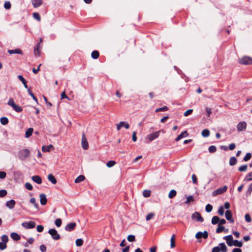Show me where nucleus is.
I'll use <instances>...</instances> for the list:
<instances>
[{"mask_svg":"<svg viewBox=\"0 0 252 252\" xmlns=\"http://www.w3.org/2000/svg\"><path fill=\"white\" fill-rule=\"evenodd\" d=\"M227 248L224 243H221L219 244L218 246L214 247L212 251V252H227Z\"/></svg>","mask_w":252,"mask_h":252,"instance_id":"nucleus-1","label":"nucleus"},{"mask_svg":"<svg viewBox=\"0 0 252 252\" xmlns=\"http://www.w3.org/2000/svg\"><path fill=\"white\" fill-rule=\"evenodd\" d=\"M239 63L243 65H250L252 64V58L248 56H244L239 60Z\"/></svg>","mask_w":252,"mask_h":252,"instance_id":"nucleus-2","label":"nucleus"},{"mask_svg":"<svg viewBox=\"0 0 252 252\" xmlns=\"http://www.w3.org/2000/svg\"><path fill=\"white\" fill-rule=\"evenodd\" d=\"M30 155V151L28 149H23L18 152V157L21 160H25Z\"/></svg>","mask_w":252,"mask_h":252,"instance_id":"nucleus-3","label":"nucleus"},{"mask_svg":"<svg viewBox=\"0 0 252 252\" xmlns=\"http://www.w3.org/2000/svg\"><path fill=\"white\" fill-rule=\"evenodd\" d=\"M227 190V187L226 186H224L214 191L212 193V195L214 196L219 194H222L226 192Z\"/></svg>","mask_w":252,"mask_h":252,"instance_id":"nucleus-4","label":"nucleus"},{"mask_svg":"<svg viewBox=\"0 0 252 252\" xmlns=\"http://www.w3.org/2000/svg\"><path fill=\"white\" fill-rule=\"evenodd\" d=\"M48 233L52 236V237L54 240H58L61 238L60 234L55 229H49Z\"/></svg>","mask_w":252,"mask_h":252,"instance_id":"nucleus-5","label":"nucleus"},{"mask_svg":"<svg viewBox=\"0 0 252 252\" xmlns=\"http://www.w3.org/2000/svg\"><path fill=\"white\" fill-rule=\"evenodd\" d=\"M22 225L26 229H32L35 227V222L33 221L24 222L22 223Z\"/></svg>","mask_w":252,"mask_h":252,"instance_id":"nucleus-6","label":"nucleus"},{"mask_svg":"<svg viewBox=\"0 0 252 252\" xmlns=\"http://www.w3.org/2000/svg\"><path fill=\"white\" fill-rule=\"evenodd\" d=\"M81 145L82 148L84 150H87L89 148V144L84 133L82 134Z\"/></svg>","mask_w":252,"mask_h":252,"instance_id":"nucleus-7","label":"nucleus"},{"mask_svg":"<svg viewBox=\"0 0 252 252\" xmlns=\"http://www.w3.org/2000/svg\"><path fill=\"white\" fill-rule=\"evenodd\" d=\"M159 131H156L153 133H152L150 134H148L147 136V138L150 141H152L154 140V139H156L159 136Z\"/></svg>","mask_w":252,"mask_h":252,"instance_id":"nucleus-8","label":"nucleus"},{"mask_svg":"<svg viewBox=\"0 0 252 252\" xmlns=\"http://www.w3.org/2000/svg\"><path fill=\"white\" fill-rule=\"evenodd\" d=\"M191 218L193 220L196 219L199 222H203L204 220V219L201 217L200 214L197 212H195L192 214Z\"/></svg>","mask_w":252,"mask_h":252,"instance_id":"nucleus-9","label":"nucleus"},{"mask_svg":"<svg viewBox=\"0 0 252 252\" xmlns=\"http://www.w3.org/2000/svg\"><path fill=\"white\" fill-rule=\"evenodd\" d=\"M208 237V233L207 231H204L203 232H198L195 235V237L196 239H199L201 238L204 239H207Z\"/></svg>","mask_w":252,"mask_h":252,"instance_id":"nucleus-10","label":"nucleus"},{"mask_svg":"<svg viewBox=\"0 0 252 252\" xmlns=\"http://www.w3.org/2000/svg\"><path fill=\"white\" fill-rule=\"evenodd\" d=\"M247 127V123L245 122H239L237 125V128L238 131L245 130Z\"/></svg>","mask_w":252,"mask_h":252,"instance_id":"nucleus-11","label":"nucleus"},{"mask_svg":"<svg viewBox=\"0 0 252 252\" xmlns=\"http://www.w3.org/2000/svg\"><path fill=\"white\" fill-rule=\"evenodd\" d=\"M223 239L225 240L228 246H229V247H231L233 246L232 244L233 243L234 240L233 239V237L232 235H229L228 236H224L223 237Z\"/></svg>","mask_w":252,"mask_h":252,"instance_id":"nucleus-12","label":"nucleus"},{"mask_svg":"<svg viewBox=\"0 0 252 252\" xmlns=\"http://www.w3.org/2000/svg\"><path fill=\"white\" fill-rule=\"evenodd\" d=\"M117 129L120 130L122 126L125 127L126 129L129 128V125L127 122H120L119 124H117Z\"/></svg>","mask_w":252,"mask_h":252,"instance_id":"nucleus-13","label":"nucleus"},{"mask_svg":"<svg viewBox=\"0 0 252 252\" xmlns=\"http://www.w3.org/2000/svg\"><path fill=\"white\" fill-rule=\"evenodd\" d=\"M225 216L227 220L230 221L231 223L234 222V220L232 218V213L230 210H227L226 211Z\"/></svg>","mask_w":252,"mask_h":252,"instance_id":"nucleus-14","label":"nucleus"},{"mask_svg":"<svg viewBox=\"0 0 252 252\" xmlns=\"http://www.w3.org/2000/svg\"><path fill=\"white\" fill-rule=\"evenodd\" d=\"M76 225V224L75 222L70 223L66 225L65 229L67 231H71L75 229Z\"/></svg>","mask_w":252,"mask_h":252,"instance_id":"nucleus-15","label":"nucleus"},{"mask_svg":"<svg viewBox=\"0 0 252 252\" xmlns=\"http://www.w3.org/2000/svg\"><path fill=\"white\" fill-rule=\"evenodd\" d=\"M16 204V202L14 200L11 199L5 203V206L10 209H13Z\"/></svg>","mask_w":252,"mask_h":252,"instance_id":"nucleus-16","label":"nucleus"},{"mask_svg":"<svg viewBox=\"0 0 252 252\" xmlns=\"http://www.w3.org/2000/svg\"><path fill=\"white\" fill-rule=\"evenodd\" d=\"M54 149V147L51 144H50L48 146H43L42 147V151L43 152H49L51 150H53Z\"/></svg>","mask_w":252,"mask_h":252,"instance_id":"nucleus-17","label":"nucleus"},{"mask_svg":"<svg viewBox=\"0 0 252 252\" xmlns=\"http://www.w3.org/2000/svg\"><path fill=\"white\" fill-rule=\"evenodd\" d=\"M40 202L41 205H45L47 202L46 196L45 194L42 193L40 194Z\"/></svg>","mask_w":252,"mask_h":252,"instance_id":"nucleus-18","label":"nucleus"},{"mask_svg":"<svg viewBox=\"0 0 252 252\" xmlns=\"http://www.w3.org/2000/svg\"><path fill=\"white\" fill-rule=\"evenodd\" d=\"M32 2L33 7L37 8L42 4V0H32Z\"/></svg>","mask_w":252,"mask_h":252,"instance_id":"nucleus-19","label":"nucleus"},{"mask_svg":"<svg viewBox=\"0 0 252 252\" xmlns=\"http://www.w3.org/2000/svg\"><path fill=\"white\" fill-rule=\"evenodd\" d=\"M32 181L38 184L42 183V179L41 177L38 175L33 176L32 177Z\"/></svg>","mask_w":252,"mask_h":252,"instance_id":"nucleus-20","label":"nucleus"},{"mask_svg":"<svg viewBox=\"0 0 252 252\" xmlns=\"http://www.w3.org/2000/svg\"><path fill=\"white\" fill-rule=\"evenodd\" d=\"M188 135V133L187 131H184L182 132L180 135H179L177 138H176L175 140L176 141H178L180 140H181L182 138L185 137H187Z\"/></svg>","mask_w":252,"mask_h":252,"instance_id":"nucleus-21","label":"nucleus"},{"mask_svg":"<svg viewBox=\"0 0 252 252\" xmlns=\"http://www.w3.org/2000/svg\"><path fill=\"white\" fill-rule=\"evenodd\" d=\"M8 52L10 54H22V51L20 49H16L14 50H8Z\"/></svg>","mask_w":252,"mask_h":252,"instance_id":"nucleus-22","label":"nucleus"},{"mask_svg":"<svg viewBox=\"0 0 252 252\" xmlns=\"http://www.w3.org/2000/svg\"><path fill=\"white\" fill-rule=\"evenodd\" d=\"M48 179L50 182H51L53 184H55L57 183V180L55 177L52 174H50L48 175Z\"/></svg>","mask_w":252,"mask_h":252,"instance_id":"nucleus-23","label":"nucleus"},{"mask_svg":"<svg viewBox=\"0 0 252 252\" xmlns=\"http://www.w3.org/2000/svg\"><path fill=\"white\" fill-rule=\"evenodd\" d=\"M175 238L176 236L175 234H173L170 239V247L171 248H174L175 247Z\"/></svg>","mask_w":252,"mask_h":252,"instance_id":"nucleus-24","label":"nucleus"},{"mask_svg":"<svg viewBox=\"0 0 252 252\" xmlns=\"http://www.w3.org/2000/svg\"><path fill=\"white\" fill-rule=\"evenodd\" d=\"M10 236L11 238L15 241H18L20 239V235L15 232L12 233L10 235Z\"/></svg>","mask_w":252,"mask_h":252,"instance_id":"nucleus-25","label":"nucleus"},{"mask_svg":"<svg viewBox=\"0 0 252 252\" xmlns=\"http://www.w3.org/2000/svg\"><path fill=\"white\" fill-rule=\"evenodd\" d=\"M99 53L97 51H94L91 54V57L94 59H97L99 58Z\"/></svg>","mask_w":252,"mask_h":252,"instance_id":"nucleus-26","label":"nucleus"},{"mask_svg":"<svg viewBox=\"0 0 252 252\" xmlns=\"http://www.w3.org/2000/svg\"><path fill=\"white\" fill-rule=\"evenodd\" d=\"M0 122L2 125H6L8 123L9 121L7 118L2 117L0 119Z\"/></svg>","mask_w":252,"mask_h":252,"instance_id":"nucleus-27","label":"nucleus"},{"mask_svg":"<svg viewBox=\"0 0 252 252\" xmlns=\"http://www.w3.org/2000/svg\"><path fill=\"white\" fill-rule=\"evenodd\" d=\"M33 129L32 128H28L25 133V136L27 138L31 136L33 132Z\"/></svg>","mask_w":252,"mask_h":252,"instance_id":"nucleus-28","label":"nucleus"},{"mask_svg":"<svg viewBox=\"0 0 252 252\" xmlns=\"http://www.w3.org/2000/svg\"><path fill=\"white\" fill-rule=\"evenodd\" d=\"M233 246L238 247H241L243 246V242L238 240H234L233 243Z\"/></svg>","mask_w":252,"mask_h":252,"instance_id":"nucleus-29","label":"nucleus"},{"mask_svg":"<svg viewBox=\"0 0 252 252\" xmlns=\"http://www.w3.org/2000/svg\"><path fill=\"white\" fill-rule=\"evenodd\" d=\"M85 178L83 175H79L77 178L75 180V183H79L82 181H83L85 180Z\"/></svg>","mask_w":252,"mask_h":252,"instance_id":"nucleus-30","label":"nucleus"},{"mask_svg":"<svg viewBox=\"0 0 252 252\" xmlns=\"http://www.w3.org/2000/svg\"><path fill=\"white\" fill-rule=\"evenodd\" d=\"M220 218L218 216H214L211 220V222L213 224H216L219 222Z\"/></svg>","mask_w":252,"mask_h":252,"instance_id":"nucleus-31","label":"nucleus"},{"mask_svg":"<svg viewBox=\"0 0 252 252\" xmlns=\"http://www.w3.org/2000/svg\"><path fill=\"white\" fill-rule=\"evenodd\" d=\"M201 134L202 136L207 137L210 135V131L207 129H204L202 131Z\"/></svg>","mask_w":252,"mask_h":252,"instance_id":"nucleus-32","label":"nucleus"},{"mask_svg":"<svg viewBox=\"0 0 252 252\" xmlns=\"http://www.w3.org/2000/svg\"><path fill=\"white\" fill-rule=\"evenodd\" d=\"M237 159L234 157H231L229 160V164L231 166H233L236 164Z\"/></svg>","mask_w":252,"mask_h":252,"instance_id":"nucleus-33","label":"nucleus"},{"mask_svg":"<svg viewBox=\"0 0 252 252\" xmlns=\"http://www.w3.org/2000/svg\"><path fill=\"white\" fill-rule=\"evenodd\" d=\"M12 108L16 112H20L23 110L22 108L17 104H15Z\"/></svg>","mask_w":252,"mask_h":252,"instance_id":"nucleus-34","label":"nucleus"},{"mask_svg":"<svg viewBox=\"0 0 252 252\" xmlns=\"http://www.w3.org/2000/svg\"><path fill=\"white\" fill-rule=\"evenodd\" d=\"M176 191L174 189L171 190L168 194V197L169 198H173L176 195Z\"/></svg>","mask_w":252,"mask_h":252,"instance_id":"nucleus-35","label":"nucleus"},{"mask_svg":"<svg viewBox=\"0 0 252 252\" xmlns=\"http://www.w3.org/2000/svg\"><path fill=\"white\" fill-rule=\"evenodd\" d=\"M225 227L223 226H221V225L219 224L218 227L216 229V233H220L223 231Z\"/></svg>","mask_w":252,"mask_h":252,"instance_id":"nucleus-36","label":"nucleus"},{"mask_svg":"<svg viewBox=\"0 0 252 252\" xmlns=\"http://www.w3.org/2000/svg\"><path fill=\"white\" fill-rule=\"evenodd\" d=\"M245 180L246 181H250L252 180V172L249 173L246 176Z\"/></svg>","mask_w":252,"mask_h":252,"instance_id":"nucleus-37","label":"nucleus"},{"mask_svg":"<svg viewBox=\"0 0 252 252\" xmlns=\"http://www.w3.org/2000/svg\"><path fill=\"white\" fill-rule=\"evenodd\" d=\"M209 152L211 153H214L216 152L217 148L215 146H210L208 148Z\"/></svg>","mask_w":252,"mask_h":252,"instance_id":"nucleus-38","label":"nucleus"},{"mask_svg":"<svg viewBox=\"0 0 252 252\" xmlns=\"http://www.w3.org/2000/svg\"><path fill=\"white\" fill-rule=\"evenodd\" d=\"M252 158V154L250 153H248L246 154V156L244 158L243 160L245 161H247L249 160Z\"/></svg>","mask_w":252,"mask_h":252,"instance_id":"nucleus-39","label":"nucleus"},{"mask_svg":"<svg viewBox=\"0 0 252 252\" xmlns=\"http://www.w3.org/2000/svg\"><path fill=\"white\" fill-rule=\"evenodd\" d=\"M75 243L77 246L81 247L83 244V240L82 239H77Z\"/></svg>","mask_w":252,"mask_h":252,"instance_id":"nucleus-40","label":"nucleus"},{"mask_svg":"<svg viewBox=\"0 0 252 252\" xmlns=\"http://www.w3.org/2000/svg\"><path fill=\"white\" fill-rule=\"evenodd\" d=\"M30 201L32 204L34 205L35 208L36 209L38 208V204L36 203V200L34 198H31Z\"/></svg>","mask_w":252,"mask_h":252,"instance_id":"nucleus-41","label":"nucleus"},{"mask_svg":"<svg viewBox=\"0 0 252 252\" xmlns=\"http://www.w3.org/2000/svg\"><path fill=\"white\" fill-rule=\"evenodd\" d=\"M193 201H194V199H193V197L191 195H190V196H188L187 197V200L185 203L186 204H189L190 202H193Z\"/></svg>","mask_w":252,"mask_h":252,"instance_id":"nucleus-42","label":"nucleus"},{"mask_svg":"<svg viewBox=\"0 0 252 252\" xmlns=\"http://www.w3.org/2000/svg\"><path fill=\"white\" fill-rule=\"evenodd\" d=\"M143 195L145 197H148L151 195V191L149 190H144L143 192Z\"/></svg>","mask_w":252,"mask_h":252,"instance_id":"nucleus-43","label":"nucleus"},{"mask_svg":"<svg viewBox=\"0 0 252 252\" xmlns=\"http://www.w3.org/2000/svg\"><path fill=\"white\" fill-rule=\"evenodd\" d=\"M155 216V214L154 213H150L148 214L146 217V220L147 221H148L153 218Z\"/></svg>","mask_w":252,"mask_h":252,"instance_id":"nucleus-44","label":"nucleus"},{"mask_svg":"<svg viewBox=\"0 0 252 252\" xmlns=\"http://www.w3.org/2000/svg\"><path fill=\"white\" fill-rule=\"evenodd\" d=\"M168 110V108L167 106H164L160 107L156 109V112H158L160 111H166Z\"/></svg>","mask_w":252,"mask_h":252,"instance_id":"nucleus-45","label":"nucleus"},{"mask_svg":"<svg viewBox=\"0 0 252 252\" xmlns=\"http://www.w3.org/2000/svg\"><path fill=\"white\" fill-rule=\"evenodd\" d=\"M7 194V191L5 189L0 190V197H3Z\"/></svg>","mask_w":252,"mask_h":252,"instance_id":"nucleus-46","label":"nucleus"},{"mask_svg":"<svg viewBox=\"0 0 252 252\" xmlns=\"http://www.w3.org/2000/svg\"><path fill=\"white\" fill-rule=\"evenodd\" d=\"M116 164V162L113 160H110L107 162L106 165L108 167H111L114 166Z\"/></svg>","mask_w":252,"mask_h":252,"instance_id":"nucleus-47","label":"nucleus"},{"mask_svg":"<svg viewBox=\"0 0 252 252\" xmlns=\"http://www.w3.org/2000/svg\"><path fill=\"white\" fill-rule=\"evenodd\" d=\"M28 92L29 93V94L32 97L33 99L34 100L36 103H38L37 99L35 96L34 94L32 92L30 89H28Z\"/></svg>","mask_w":252,"mask_h":252,"instance_id":"nucleus-48","label":"nucleus"},{"mask_svg":"<svg viewBox=\"0 0 252 252\" xmlns=\"http://www.w3.org/2000/svg\"><path fill=\"white\" fill-rule=\"evenodd\" d=\"M1 241H2V242L4 243H5L6 244V243L8 241V236L7 235H3L1 236Z\"/></svg>","mask_w":252,"mask_h":252,"instance_id":"nucleus-49","label":"nucleus"},{"mask_svg":"<svg viewBox=\"0 0 252 252\" xmlns=\"http://www.w3.org/2000/svg\"><path fill=\"white\" fill-rule=\"evenodd\" d=\"M218 213L221 216H222L223 215L224 208L222 206H221L219 207Z\"/></svg>","mask_w":252,"mask_h":252,"instance_id":"nucleus-50","label":"nucleus"},{"mask_svg":"<svg viewBox=\"0 0 252 252\" xmlns=\"http://www.w3.org/2000/svg\"><path fill=\"white\" fill-rule=\"evenodd\" d=\"M247 168H248V166L247 165H242L241 166L238 170L239 171H241V172H244V171H246L247 169Z\"/></svg>","mask_w":252,"mask_h":252,"instance_id":"nucleus-51","label":"nucleus"},{"mask_svg":"<svg viewBox=\"0 0 252 252\" xmlns=\"http://www.w3.org/2000/svg\"><path fill=\"white\" fill-rule=\"evenodd\" d=\"M33 17L35 19H36L38 21H40L41 20L40 15L36 12L33 13Z\"/></svg>","mask_w":252,"mask_h":252,"instance_id":"nucleus-52","label":"nucleus"},{"mask_svg":"<svg viewBox=\"0 0 252 252\" xmlns=\"http://www.w3.org/2000/svg\"><path fill=\"white\" fill-rule=\"evenodd\" d=\"M11 5L9 1H5L4 4V7L6 9H9L11 8Z\"/></svg>","mask_w":252,"mask_h":252,"instance_id":"nucleus-53","label":"nucleus"},{"mask_svg":"<svg viewBox=\"0 0 252 252\" xmlns=\"http://www.w3.org/2000/svg\"><path fill=\"white\" fill-rule=\"evenodd\" d=\"M25 188L28 189V190H32L33 189L32 188V186L31 185V184L29 183H26L25 184Z\"/></svg>","mask_w":252,"mask_h":252,"instance_id":"nucleus-54","label":"nucleus"},{"mask_svg":"<svg viewBox=\"0 0 252 252\" xmlns=\"http://www.w3.org/2000/svg\"><path fill=\"white\" fill-rule=\"evenodd\" d=\"M62 220L61 219H57L56 220H55V223L56 224V225L59 227L61 226V224H62Z\"/></svg>","mask_w":252,"mask_h":252,"instance_id":"nucleus-55","label":"nucleus"},{"mask_svg":"<svg viewBox=\"0 0 252 252\" xmlns=\"http://www.w3.org/2000/svg\"><path fill=\"white\" fill-rule=\"evenodd\" d=\"M212 209H213V207L210 204H207L206 206V207H205V210H206V211L207 212H210L212 211Z\"/></svg>","mask_w":252,"mask_h":252,"instance_id":"nucleus-56","label":"nucleus"},{"mask_svg":"<svg viewBox=\"0 0 252 252\" xmlns=\"http://www.w3.org/2000/svg\"><path fill=\"white\" fill-rule=\"evenodd\" d=\"M7 104L12 107H13L16 104L12 98L9 99Z\"/></svg>","mask_w":252,"mask_h":252,"instance_id":"nucleus-57","label":"nucleus"},{"mask_svg":"<svg viewBox=\"0 0 252 252\" xmlns=\"http://www.w3.org/2000/svg\"><path fill=\"white\" fill-rule=\"evenodd\" d=\"M245 220L248 222H250L252 221V219L250 215L249 214H246L245 216Z\"/></svg>","mask_w":252,"mask_h":252,"instance_id":"nucleus-58","label":"nucleus"},{"mask_svg":"<svg viewBox=\"0 0 252 252\" xmlns=\"http://www.w3.org/2000/svg\"><path fill=\"white\" fill-rule=\"evenodd\" d=\"M39 46L40 43H38L36 48L34 49V54L36 56L39 55Z\"/></svg>","mask_w":252,"mask_h":252,"instance_id":"nucleus-59","label":"nucleus"},{"mask_svg":"<svg viewBox=\"0 0 252 252\" xmlns=\"http://www.w3.org/2000/svg\"><path fill=\"white\" fill-rule=\"evenodd\" d=\"M135 236L134 235H129L127 237V240L129 242H133V241H135Z\"/></svg>","mask_w":252,"mask_h":252,"instance_id":"nucleus-60","label":"nucleus"},{"mask_svg":"<svg viewBox=\"0 0 252 252\" xmlns=\"http://www.w3.org/2000/svg\"><path fill=\"white\" fill-rule=\"evenodd\" d=\"M191 178H192L193 183L194 184H197V177H196V175L195 174H192V176H191Z\"/></svg>","mask_w":252,"mask_h":252,"instance_id":"nucleus-61","label":"nucleus"},{"mask_svg":"<svg viewBox=\"0 0 252 252\" xmlns=\"http://www.w3.org/2000/svg\"><path fill=\"white\" fill-rule=\"evenodd\" d=\"M192 109H189L184 113V116L185 117L188 116L192 113Z\"/></svg>","mask_w":252,"mask_h":252,"instance_id":"nucleus-62","label":"nucleus"},{"mask_svg":"<svg viewBox=\"0 0 252 252\" xmlns=\"http://www.w3.org/2000/svg\"><path fill=\"white\" fill-rule=\"evenodd\" d=\"M7 245L5 243L0 242V250H3L6 249Z\"/></svg>","mask_w":252,"mask_h":252,"instance_id":"nucleus-63","label":"nucleus"},{"mask_svg":"<svg viewBox=\"0 0 252 252\" xmlns=\"http://www.w3.org/2000/svg\"><path fill=\"white\" fill-rule=\"evenodd\" d=\"M43 229H44V227L42 225H39L37 226L36 227V229H37V231L39 232H41L43 231Z\"/></svg>","mask_w":252,"mask_h":252,"instance_id":"nucleus-64","label":"nucleus"}]
</instances>
